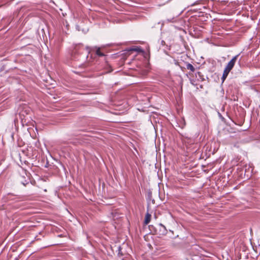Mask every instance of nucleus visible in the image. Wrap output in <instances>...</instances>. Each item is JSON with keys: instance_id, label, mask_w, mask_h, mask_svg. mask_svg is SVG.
Returning <instances> with one entry per match:
<instances>
[{"instance_id": "f257e3e1", "label": "nucleus", "mask_w": 260, "mask_h": 260, "mask_svg": "<svg viewBox=\"0 0 260 260\" xmlns=\"http://www.w3.org/2000/svg\"><path fill=\"white\" fill-rule=\"evenodd\" d=\"M238 56L239 55H237L233 57V58L229 62L224 69L230 72L234 67Z\"/></svg>"}, {"instance_id": "f03ea898", "label": "nucleus", "mask_w": 260, "mask_h": 260, "mask_svg": "<svg viewBox=\"0 0 260 260\" xmlns=\"http://www.w3.org/2000/svg\"><path fill=\"white\" fill-rule=\"evenodd\" d=\"M91 51H95L96 55L99 56H104L105 55L103 53L101 52L100 51V48L98 47H94L90 48L89 50V52Z\"/></svg>"}, {"instance_id": "7ed1b4c3", "label": "nucleus", "mask_w": 260, "mask_h": 260, "mask_svg": "<svg viewBox=\"0 0 260 260\" xmlns=\"http://www.w3.org/2000/svg\"><path fill=\"white\" fill-rule=\"evenodd\" d=\"M150 219L151 215L147 213L145 215V224H148L150 221Z\"/></svg>"}, {"instance_id": "20e7f679", "label": "nucleus", "mask_w": 260, "mask_h": 260, "mask_svg": "<svg viewBox=\"0 0 260 260\" xmlns=\"http://www.w3.org/2000/svg\"><path fill=\"white\" fill-rule=\"evenodd\" d=\"M186 68L187 70H190L192 72H193L195 70L194 67L189 63H188L186 64Z\"/></svg>"}, {"instance_id": "39448f33", "label": "nucleus", "mask_w": 260, "mask_h": 260, "mask_svg": "<svg viewBox=\"0 0 260 260\" xmlns=\"http://www.w3.org/2000/svg\"><path fill=\"white\" fill-rule=\"evenodd\" d=\"M230 72L226 70H224V71H223V75H222V79L223 80V81H224L225 78L227 77L228 74H229Z\"/></svg>"}, {"instance_id": "423d86ee", "label": "nucleus", "mask_w": 260, "mask_h": 260, "mask_svg": "<svg viewBox=\"0 0 260 260\" xmlns=\"http://www.w3.org/2000/svg\"><path fill=\"white\" fill-rule=\"evenodd\" d=\"M159 225L164 229L163 233L166 234L167 233V230L166 229V228L164 225H163L162 224H160Z\"/></svg>"}, {"instance_id": "0eeeda50", "label": "nucleus", "mask_w": 260, "mask_h": 260, "mask_svg": "<svg viewBox=\"0 0 260 260\" xmlns=\"http://www.w3.org/2000/svg\"><path fill=\"white\" fill-rule=\"evenodd\" d=\"M132 50H135V51H139L140 49H136H136H133Z\"/></svg>"}, {"instance_id": "6e6552de", "label": "nucleus", "mask_w": 260, "mask_h": 260, "mask_svg": "<svg viewBox=\"0 0 260 260\" xmlns=\"http://www.w3.org/2000/svg\"><path fill=\"white\" fill-rule=\"evenodd\" d=\"M194 5H195V4H191L190 6H194Z\"/></svg>"}, {"instance_id": "1a4fd4ad", "label": "nucleus", "mask_w": 260, "mask_h": 260, "mask_svg": "<svg viewBox=\"0 0 260 260\" xmlns=\"http://www.w3.org/2000/svg\"><path fill=\"white\" fill-rule=\"evenodd\" d=\"M198 74L200 75L201 73L199 72H198Z\"/></svg>"}, {"instance_id": "9d476101", "label": "nucleus", "mask_w": 260, "mask_h": 260, "mask_svg": "<svg viewBox=\"0 0 260 260\" xmlns=\"http://www.w3.org/2000/svg\"><path fill=\"white\" fill-rule=\"evenodd\" d=\"M168 22H171V20H168Z\"/></svg>"}]
</instances>
